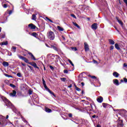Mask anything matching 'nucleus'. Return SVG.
<instances>
[{"instance_id":"5701e85b","label":"nucleus","mask_w":127,"mask_h":127,"mask_svg":"<svg viewBox=\"0 0 127 127\" xmlns=\"http://www.w3.org/2000/svg\"><path fill=\"white\" fill-rule=\"evenodd\" d=\"M109 41L110 44H111V45H114V44H115V41H114V40L110 39Z\"/></svg>"},{"instance_id":"393cba45","label":"nucleus","mask_w":127,"mask_h":127,"mask_svg":"<svg viewBox=\"0 0 127 127\" xmlns=\"http://www.w3.org/2000/svg\"><path fill=\"white\" fill-rule=\"evenodd\" d=\"M32 19H33V20H35L36 19V15L35 14L32 15Z\"/></svg>"},{"instance_id":"a211bd4d","label":"nucleus","mask_w":127,"mask_h":127,"mask_svg":"<svg viewBox=\"0 0 127 127\" xmlns=\"http://www.w3.org/2000/svg\"><path fill=\"white\" fill-rule=\"evenodd\" d=\"M116 19H117V21L119 22V23H120L121 25V26H123V22L122 21V20H119V18H118V17H116Z\"/></svg>"},{"instance_id":"4be33fe9","label":"nucleus","mask_w":127,"mask_h":127,"mask_svg":"<svg viewBox=\"0 0 127 127\" xmlns=\"http://www.w3.org/2000/svg\"><path fill=\"white\" fill-rule=\"evenodd\" d=\"M115 48L117 49V50H120L121 49V48H120V46H119V44L117 43L115 44Z\"/></svg>"},{"instance_id":"c756f323","label":"nucleus","mask_w":127,"mask_h":127,"mask_svg":"<svg viewBox=\"0 0 127 127\" xmlns=\"http://www.w3.org/2000/svg\"><path fill=\"white\" fill-rule=\"evenodd\" d=\"M61 81H63V82H65L66 81V78L63 77L61 78Z\"/></svg>"},{"instance_id":"ea45409f","label":"nucleus","mask_w":127,"mask_h":127,"mask_svg":"<svg viewBox=\"0 0 127 127\" xmlns=\"http://www.w3.org/2000/svg\"><path fill=\"white\" fill-rule=\"evenodd\" d=\"M22 121L24 122V123H27L26 125H27L28 123L27 121L26 120H25V119H24V118H22Z\"/></svg>"},{"instance_id":"9b49d317","label":"nucleus","mask_w":127,"mask_h":127,"mask_svg":"<svg viewBox=\"0 0 127 127\" xmlns=\"http://www.w3.org/2000/svg\"><path fill=\"white\" fill-rule=\"evenodd\" d=\"M9 96H10V97H15V96H16V91L13 90L12 92L9 93Z\"/></svg>"},{"instance_id":"6e6d98bb","label":"nucleus","mask_w":127,"mask_h":127,"mask_svg":"<svg viewBox=\"0 0 127 127\" xmlns=\"http://www.w3.org/2000/svg\"><path fill=\"white\" fill-rule=\"evenodd\" d=\"M28 67H29V68H30L31 69H32V67H31V66L28 65Z\"/></svg>"},{"instance_id":"09e8293b","label":"nucleus","mask_w":127,"mask_h":127,"mask_svg":"<svg viewBox=\"0 0 127 127\" xmlns=\"http://www.w3.org/2000/svg\"><path fill=\"white\" fill-rule=\"evenodd\" d=\"M76 90L77 91H80V88H78V87H76Z\"/></svg>"},{"instance_id":"37998d69","label":"nucleus","mask_w":127,"mask_h":127,"mask_svg":"<svg viewBox=\"0 0 127 127\" xmlns=\"http://www.w3.org/2000/svg\"><path fill=\"white\" fill-rule=\"evenodd\" d=\"M50 69H51L52 70H53L54 69V67H53V66H50Z\"/></svg>"},{"instance_id":"4468645a","label":"nucleus","mask_w":127,"mask_h":127,"mask_svg":"<svg viewBox=\"0 0 127 127\" xmlns=\"http://www.w3.org/2000/svg\"><path fill=\"white\" fill-rule=\"evenodd\" d=\"M113 82L115 85L116 86H119L120 85V83H119V80L118 79H114Z\"/></svg>"},{"instance_id":"2f4dec72","label":"nucleus","mask_w":127,"mask_h":127,"mask_svg":"<svg viewBox=\"0 0 127 127\" xmlns=\"http://www.w3.org/2000/svg\"><path fill=\"white\" fill-rule=\"evenodd\" d=\"M32 35L34 36V37H36V36H37V34H36V33H33Z\"/></svg>"},{"instance_id":"20e7f679","label":"nucleus","mask_w":127,"mask_h":127,"mask_svg":"<svg viewBox=\"0 0 127 127\" xmlns=\"http://www.w3.org/2000/svg\"><path fill=\"white\" fill-rule=\"evenodd\" d=\"M18 57H19V58L20 59H21V60H23V61H24V62H25V63H27L28 64H29V63H30L29 62L28 60L27 59H26V58H25L23 56L19 55V56H18Z\"/></svg>"},{"instance_id":"052dcab7","label":"nucleus","mask_w":127,"mask_h":127,"mask_svg":"<svg viewBox=\"0 0 127 127\" xmlns=\"http://www.w3.org/2000/svg\"><path fill=\"white\" fill-rule=\"evenodd\" d=\"M115 29H116V30H117V31H119V30H118V29L116 27H115Z\"/></svg>"},{"instance_id":"a878e982","label":"nucleus","mask_w":127,"mask_h":127,"mask_svg":"<svg viewBox=\"0 0 127 127\" xmlns=\"http://www.w3.org/2000/svg\"><path fill=\"white\" fill-rule=\"evenodd\" d=\"M4 76H5V77H8V78H12V76L7 74L6 73H4Z\"/></svg>"},{"instance_id":"aec40b11","label":"nucleus","mask_w":127,"mask_h":127,"mask_svg":"<svg viewBox=\"0 0 127 127\" xmlns=\"http://www.w3.org/2000/svg\"><path fill=\"white\" fill-rule=\"evenodd\" d=\"M2 65L4 66V67H7V66H8V63L6 62H3Z\"/></svg>"},{"instance_id":"423d86ee","label":"nucleus","mask_w":127,"mask_h":127,"mask_svg":"<svg viewBox=\"0 0 127 127\" xmlns=\"http://www.w3.org/2000/svg\"><path fill=\"white\" fill-rule=\"evenodd\" d=\"M123 126H124V124L123 123V120H118V127H123Z\"/></svg>"},{"instance_id":"864d4df0","label":"nucleus","mask_w":127,"mask_h":127,"mask_svg":"<svg viewBox=\"0 0 127 127\" xmlns=\"http://www.w3.org/2000/svg\"><path fill=\"white\" fill-rule=\"evenodd\" d=\"M82 86H84L85 83L84 82H81Z\"/></svg>"},{"instance_id":"ddd939ff","label":"nucleus","mask_w":127,"mask_h":127,"mask_svg":"<svg viewBox=\"0 0 127 127\" xmlns=\"http://www.w3.org/2000/svg\"><path fill=\"white\" fill-rule=\"evenodd\" d=\"M29 64H30V65H31L32 66L34 67V68H36L37 69H39V67L37 66V64H36V63H29Z\"/></svg>"},{"instance_id":"774afa93","label":"nucleus","mask_w":127,"mask_h":127,"mask_svg":"<svg viewBox=\"0 0 127 127\" xmlns=\"http://www.w3.org/2000/svg\"><path fill=\"white\" fill-rule=\"evenodd\" d=\"M46 46H47V47H49V46H48V45H47V44H46Z\"/></svg>"},{"instance_id":"c9c22d12","label":"nucleus","mask_w":127,"mask_h":127,"mask_svg":"<svg viewBox=\"0 0 127 127\" xmlns=\"http://www.w3.org/2000/svg\"><path fill=\"white\" fill-rule=\"evenodd\" d=\"M12 49H13L14 52H15V51L16 50V47H12Z\"/></svg>"},{"instance_id":"49530a36","label":"nucleus","mask_w":127,"mask_h":127,"mask_svg":"<svg viewBox=\"0 0 127 127\" xmlns=\"http://www.w3.org/2000/svg\"><path fill=\"white\" fill-rule=\"evenodd\" d=\"M123 66H124V67H127V64H124V65H123Z\"/></svg>"},{"instance_id":"39448f33","label":"nucleus","mask_w":127,"mask_h":127,"mask_svg":"<svg viewBox=\"0 0 127 127\" xmlns=\"http://www.w3.org/2000/svg\"><path fill=\"white\" fill-rule=\"evenodd\" d=\"M43 85H44L45 89H46V90H48V92H49V93H50V94H51V95H53V96H54V93L53 92H52V91H51V90L49 89V88H48V87H47V85H46V84H44Z\"/></svg>"},{"instance_id":"f257e3e1","label":"nucleus","mask_w":127,"mask_h":127,"mask_svg":"<svg viewBox=\"0 0 127 127\" xmlns=\"http://www.w3.org/2000/svg\"><path fill=\"white\" fill-rule=\"evenodd\" d=\"M3 101L5 103L6 106L8 108H10L12 110L14 109V106L11 104V102H10L6 98L3 97Z\"/></svg>"},{"instance_id":"f704fd0d","label":"nucleus","mask_w":127,"mask_h":127,"mask_svg":"<svg viewBox=\"0 0 127 127\" xmlns=\"http://www.w3.org/2000/svg\"><path fill=\"white\" fill-rule=\"evenodd\" d=\"M10 87H11L12 88H15V85H14V84H10Z\"/></svg>"},{"instance_id":"bb28decb","label":"nucleus","mask_w":127,"mask_h":127,"mask_svg":"<svg viewBox=\"0 0 127 127\" xmlns=\"http://www.w3.org/2000/svg\"><path fill=\"white\" fill-rule=\"evenodd\" d=\"M72 23H73V25H74V26H76V27H77V28H80V26H78L76 23H75L73 22Z\"/></svg>"},{"instance_id":"603ef678","label":"nucleus","mask_w":127,"mask_h":127,"mask_svg":"<svg viewBox=\"0 0 127 127\" xmlns=\"http://www.w3.org/2000/svg\"><path fill=\"white\" fill-rule=\"evenodd\" d=\"M29 95H31V94H32V92L31 91H29Z\"/></svg>"},{"instance_id":"c85d7f7f","label":"nucleus","mask_w":127,"mask_h":127,"mask_svg":"<svg viewBox=\"0 0 127 127\" xmlns=\"http://www.w3.org/2000/svg\"><path fill=\"white\" fill-rule=\"evenodd\" d=\"M102 105L104 108H107L108 107V104L106 103H103Z\"/></svg>"},{"instance_id":"473e14b6","label":"nucleus","mask_w":127,"mask_h":127,"mask_svg":"<svg viewBox=\"0 0 127 127\" xmlns=\"http://www.w3.org/2000/svg\"><path fill=\"white\" fill-rule=\"evenodd\" d=\"M70 15H71V16H72V17H73V18H75V19L77 18V17L74 14H72Z\"/></svg>"},{"instance_id":"9d476101","label":"nucleus","mask_w":127,"mask_h":127,"mask_svg":"<svg viewBox=\"0 0 127 127\" xmlns=\"http://www.w3.org/2000/svg\"><path fill=\"white\" fill-rule=\"evenodd\" d=\"M28 27L30 29H35L36 28V26H35L33 24H29Z\"/></svg>"},{"instance_id":"6ab92c4d","label":"nucleus","mask_w":127,"mask_h":127,"mask_svg":"<svg viewBox=\"0 0 127 127\" xmlns=\"http://www.w3.org/2000/svg\"><path fill=\"white\" fill-rule=\"evenodd\" d=\"M57 28L60 31H64V28H63V27H61L60 26H57Z\"/></svg>"},{"instance_id":"1a4fd4ad","label":"nucleus","mask_w":127,"mask_h":127,"mask_svg":"<svg viewBox=\"0 0 127 127\" xmlns=\"http://www.w3.org/2000/svg\"><path fill=\"white\" fill-rule=\"evenodd\" d=\"M88 77H90L92 79H93L94 81H96L97 82H99V78H97L95 76H92L91 75H88Z\"/></svg>"},{"instance_id":"6e6552de","label":"nucleus","mask_w":127,"mask_h":127,"mask_svg":"<svg viewBox=\"0 0 127 127\" xmlns=\"http://www.w3.org/2000/svg\"><path fill=\"white\" fill-rule=\"evenodd\" d=\"M91 28L92 29H94V30H96L97 28H98V24L94 23L91 25Z\"/></svg>"},{"instance_id":"0e129e2a","label":"nucleus","mask_w":127,"mask_h":127,"mask_svg":"<svg viewBox=\"0 0 127 127\" xmlns=\"http://www.w3.org/2000/svg\"><path fill=\"white\" fill-rule=\"evenodd\" d=\"M6 119H8V115H7V116H6Z\"/></svg>"},{"instance_id":"79ce46f5","label":"nucleus","mask_w":127,"mask_h":127,"mask_svg":"<svg viewBox=\"0 0 127 127\" xmlns=\"http://www.w3.org/2000/svg\"><path fill=\"white\" fill-rule=\"evenodd\" d=\"M113 49H114V46H111L110 47V50H113Z\"/></svg>"},{"instance_id":"3c124183","label":"nucleus","mask_w":127,"mask_h":127,"mask_svg":"<svg viewBox=\"0 0 127 127\" xmlns=\"http://www.w3.org/2000/svg\"><path fill=\"white\" fill-rule=\"evenodd\" d=\"M28 54H29V55H30L31 56L32 55H33L32 53H30V52H28Z\"/></svg>"},{"instance_id":"c03bdc74","label":"nucleus","mask_w":127,"mask_h":127,"mask_svg":"<svg viewBox=\"0 0 127 127\" xmlns=\"http://www.w3.org/2000/svg\"><path fill=\"white\" fill-rule=\"evenodd\" d=\"M68 117H69V118H72V114H68Z\"/></svg>"},{"instance_id":"7c9ffc66","label":"nucleus","mask_w":127,"mask_h":127,"mask_svg":"<svg viewBox=\"0 0 127 127\" xmlns=\"http://www.w3.org/2000/svg\"><path fill=\"white\" fill-rule=\"evenodd\" d=\"M68 62L70 63V64H71V65L74 66V64H73V63H72V61L70 60H68Z\"/></svg>"},{"instance_id":"680f3d73","label":"nucleus","mask_w":127,"mask_h":127,"mask_svg":"<svg viewBox=\"0 0 127 127\" xmlns=\"http://www.w3.org/2000/svg\"><path fill=\"white\" fill-rule=\"evenodd\" d=\"M74 51H77V48H74Z\"/></svg>"},{"instance_id":"f8f14e48","label":"nucleus","mask_w":127,"mask_h":127,"mask_svg":"<svg viewBox=\"0 0 127 127\" xmlns=\"http://www.w3.org/2000/svg\"><path fill=\"white\" fill-rule=\"evenodd\" d=\"M97 101L98 103H102L103 101H104V99L102 96H99L98 98L97 99Z\"/></svg>"},{"instance_id":"a19ab883","label":"nucleus","mask_w":127,"mask_h":127,"mask_svg":"<svg viewBox=\"0 0 127 127\" xmlns=\"http://www.w3.org/2000/svg\"><path fill=\"white\" fill-rule=\"evenodd\" d=\"M124 81L125 82V83H127V78H124Z\"/></svg>"},{"instance_id":"e433bc0d","label":"nucleus","mask_w":127,"mask_h":127,"mask_svg":"<svg viewBox=\"0 0 127 127\" xmlns=\"http://www.w3.org/2000/svg\"><path fill=\"white\" fill-rule=\"evenodd\" d=\"M64 73L65 74H68V70H67V69L64 70Z\"/></svg>"},{"instance_id":"58836bf2","label":"nucleus","mask_w":127,"mask_h":127,"mask_svg":"<svg viewBox=\"0 0 127 127\" xmlns=\"http://www.w3.org/2000/svg\"><path fill=\"white\" fill-rule=\"evenodd\" d=\"M17 76L18 77H21V73H19V72L17 73Z\"/></svg>"},{"instance_id":"72a5a7b5","label":"nucleus","mask_w":127,"mask_h":127,"mask_svg":"<svg viewBox=\"0 0 127 127\" xmlns=\"http://www.w3.org/2000/svg\"><path fill=\"white\" fill-rule=\"evenodd\" d=\"M31 57H32V59H33V60H36V59H35V57H34V56H33V55H32Z\"/></svg>"},{"instance_id":"bf43d9fd","label":"nucleus","mask_w":127,"mask_h":127,"mask_svg":"<svg viewBox=\"0 0 127 127\" xmlns=\"http://www.w3.org/2000/svg\"><path fill=\"white\" fill-rule=\"evenodd\" d=\"M22 66H25V64L22 63Z\"/></svg>"},{"instance_id":"4d7b16f0","label":"nucleus","mask_w":127,"mask_h":127,"mask_svg":"<svg viewBox=\"0 0 127 127\" xmlns=\"http://www.w3.org/2000/svg\"><path fill=\"white\" fill-rule=\"evenodd\" d=\"M92 118H93V119H95V118H96V115H93L92 116Z\"/></svg>"},{"instance_id":"13d9d810","label":"nucleus","mask_w":127,"mask_h":127,"mask_svg":"<svg viewBox=\"0 0 127 127\" xmlns=\"http://www.w3.org/2000/svg\"><path fill=\"white\" fill-rule=\"evenodd\" d=\"M96 127H101V125H98Z\"/></svg>"},{"instance_id":"b1692460","label":"nucleus","mask_w":127,"mask_h":127,"mask_svg":"<svg viewBox=\"0 0 127 127\" xmlns=\"http://www.w3.org/2000/svg\"><path fill=\"white\" fill-rule=\"evenodd\" d=\"M8 44V43L7 42V41H6L1 43L0 45H7Z\"/></svg>"},{"instance_id":"de8ad7c7","label":"nucleus","mask_w":127,"mask_h":127,"mask_svg":"<svg viewBox=\"0 0 127 127\" xmlns=\"http://www.w3.org/2000/svg\"><path fill=\"white\" fill-rule=\"evenodd\" d=\"M43 85H46V82H45V80H44V81H43Z\"/></svg>"},{"instance_id":"7ed1b4c3","label":"nucleus","mask_w":127,"mask_h":127,"mask_svg":"<svg viewBox=\"0 0 127 127\" xmlns=\"http://www.w3.org/2000/svg\"><path fill=\"white\" fill-rule=\"evenodd\" d=\"M47 37L50 40H54L55 39V34L52 31H49L47 33Z\"/></svg>"},{"instance_id":"a18cd8bd","label":"nucleus","mask_w":127,"mask_h":127,"mask_svg":"<svg viewBox=\"0 0 127 127\" xmlns=\"http://www.w3.org/2000/svg\"><path fill=\"white\" fill-rule=\"evenodd\" d=\"M124 2L126 3V5L127 6V0H124Z\"/></svg>"},{"instance_id":"0eeeda50","label":"nucleus","mask_w":127,"mask_h":127,"mask_svg":"<svg viewBox=\"0 0 127 127\" xmlns=\"http://www.w3.org/2000/svg\"><path fill=\"white\" fill-rule=\"evenodd\" d=\"M84 49L86 52L90 50V49L89 48V45H88V44L86 42H84Z\"/></svg>"},{"instance_id":"e2e57ef3","label":"nucleus","mask_w":127,"mask_h":127,"mask_svg":"<svg viewBox=\"0 0 127 127\" xmlns=\"http://www.w3.org/2000/svg\"><path fill=\"white\" fill-rule=\"evenodd\" d=\"M9 54V56H11V55H12L11 53H10V54Z\"/></svg>"},{"instance_id":"338daca9","label":"nucleus","mask_w":127,"mask_h":127,"mask_svg":"<svg viewBox=\"0 0 127 127\" xmlns=\"http://www.w3.org/2000/svg\"><path fill=\"white\" fill-rule=\"evenodd\" d=\"M121 82H124V80H123V79H121Z\"/></svg>"},{"instance_id":"4c0bfd02","label":"nucleus","mask_w":127,"mask_h":127,"mask_svg":"<svg viewBox=\"0 0 127 127\" xmlns=\"http://www.w3.org/2000/svg\"><path fill=\"white\" fill-rule=\"evenodd\" d=\"M3 7H4V8H6L7 7V4H4L3 5Z\"/></svg>"},{"instance_id":"cd10ccee","label":"nucleus","mask_w":127,"mask_h":127,"mask_svg":"<svg viewBox=\"0 0 127 127\" xmlns=\"http://www.w3.org/2000/svg\"><path fill=\"white\" fill-rule=\"evenodd\" d=\"M46 19H47V20H49V21H50V22L53 23V21H52V20L49 19L48 17H46Z\"/></svg>"},{"instance_id":"69168bd1","label":"nucleus","mask_w":127,"mask_h":127,"mask_svg":"<svg viewBox=\"0 0 127 127\" xmlns=\"http://www.w3.org/2000/svg\"><path fill=\"white\" fill-rule=\"evenodd\" d=\"M79 80L81 82L82 80L81 79V78H79Z\"/></svg>"},{"instance_id":"8fccbe9b","label":"nucleus","mask_w":127,"mask_h":127,"mask_svg":"<svg viewBox=\"0 0 127 127\" xmlns=\"http://www.w3.org/2000/svg\"><path fill=\"white\" fill-rule=\"evenodd\" d=\"M28 54H29V55H30L31 56L32 55H33L32 53H30V52H28Z\"/></svg>"},{"instance_id":"5fc2aeb1","label":"nucleus","mask_w":127,"mask_h":127,"mask_svg":"<svg viewBox=\"0 0 127 127\" xmlns=\"http://www.w3.org/2000/svg\"><path fill=\"white\" fill-rule=\"evenodd\" d=\"M93 62H94V63H98V62L95 60L93 61Z\"/></svg>"},{"instance_id":"dca6fc26","label":"nucleus","mask_w":127,"mask_h":127,"mask_svg":"<svg viewBox=\"0 0 127 127\" xmlns=\"http://www.w3.org/2000/svg\"><path fill=\"white\" fill-rule=\"evenodd\" d=\"M12 13V10H7L5 12L4 15H6L9 14V15H10Z\"/></svg>"},{"instance_id":"2eb2a0df","label":"nucleus","mask_w":127,"mask_h":127,"mask_svg":"<svg viewBox=\"0 0 127 127\" xmlns=\"http://www.w3.org/2000/svg\"><path fill=\"white\" fill-rule=\"evenodd\" d=\"M45 112H46V113H51L52 112V110H51V109L47 107L45 108Z\"/></svg>"},{"instance_id":"f3484780","label":"nucleus","mask_w":127,"mask_h":127,"mask_svg":"<svg viewBox=\"0 0 127 127\" xmlns=\"http://www.w3.org/2000/svg\"><path fill=\"white\" fill-rule=\"evenodd\" d=\"M113 76L114 77H116V78H118V77L120 76V74H119V73H118L117 72L115 71L113 72Z\"/></svg>"},{"instance_id":"412c9836","label":"nucleus","mask_w":127,"mask_h":127,"mask_svg":"<svg viewBox=\"0 0 127 127\" xmlns=\"http://www.w3.org/2000/svg\"><path fill=\"white\" fill-rule=\"evenodd\" d=\"M51 48H53V49H54V50H55V51H58V49L55 46H51Z\"/></svg>"},{"instance_id":"f03ea898","label":"nucleus","mask_w":127,"mask_h":127,"mask_svg":"<svg viewBox=\"0 0 127 127\" xmlns=\"http://www.w3.org/2000/svg\"><path fill=\"white\" fill-rule=\"evenodd\" d=\"M116 111L120 116L125 118V120H126L127 122V111L126 110H117Z\"/></svg>"}]
</instances>
